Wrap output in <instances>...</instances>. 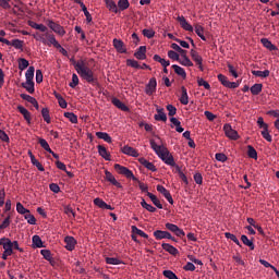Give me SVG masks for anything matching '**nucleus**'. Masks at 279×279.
<instances>
[{
	"label": "nucleus",
	"instance_id": "f257e3e1",
	"mask_svg": "<svg viewBox=\"0 0 279 279\" xmlns=\"http://www.w3.org/2000/svg\"><path fill=\"white\" fill-rule=\"evenodd\" d=\"M149 144L151 146V149H154L157 154V156H159V158H161L162 161L166 162V165H168L169 167H174L177 173H179V177H181V167L177 165V162L174 161V157L172 156V154H170V150H168V148L163 144L158 145L156 143V140H149Z\"/></svg>",
	"mask_w": 279,
	"mask_h": 279
},
{
	"label": "nucleus",
	"instance_id": "f03ea898",
	"mask_svg": "<svg viewBox=\"0 0 279 279\" xmlns=\"http://www.w3.org/2000/svg\"><path fill=\"white\" fill-rule=\"evenodd\" d=\"M70 63L74 66L76 73L82 77V80H85L87 83H96L97 77L95 76V72L93 69L88 68V64L86 60H75V57H72L70 59Z\"/></svg>",
	"mask_w": 279,
	"mask_h": 279
},
{
	"label": "nucleus",
	"instance_id": "7ed1b4c3",
	"mask_svg": "<svg viewBox=\"0 0 279 279\" xmlns=\"http://www.w3.org/2000/svg\"><path fill=\"white\" fill-rule=\"evenodd\" d=\"M0 246H3L4 252L1 255L3 260H8V257L14 254L12 250V241L9 238H1L0 239Z\"/></svg>",
	"mask_w": 279,
	"mask_h": 279
},
{
	"label": "nucleus",
	"instance_id": "20e7f679",
	"mask_svg": "<svg viewBox=\"0 0 279 279\" xmlns=\"http://www.w3.org/2000/svg\"><path fill=\"white\" fill-rule=\"evenodd\" d=\"M114 168L118 171V173H120L121 175H125L126 179L137 180V177H135L133 171L126 168V166H121L119 163H116Z\"/></svg>",
	"mask_w": 279,
	"mask_h": 279
},
{
	"label": "nucleus",
	"instance_id": "39448f33",
	"mask_svg": "<svg viewBox=\"0 0 279 279\" xmlns=\"http://www.w3.org/2000/svg\"><path fill=\"white\" fill-rule=\"evenodd\" d=\"M166 229H168V231L170 232H173V234H175V236L178 238L185 236V232L183 231V229H180V227L175 226V223L167 222Z\"/></svg>",
	"mask_w": 279,
	"mask_h": 279
},
{
	"label": "nucleus",
	"instance_id": "423d86ee",
	"mask_svg": "<svg viewBox=\"0 0 279 279\" xmlns=\"http://www.w3.org/2000/svg\"><path fill=\"white\" fill-rule=\"evenodd\" d=\"M223 131L227 137L231 138L232 141H238L239 133L236 132V130H233L230 123H226L223 125Z\"/></svg>",
	"mask_w": 279,
	"mask_h": 279
},
{
	"label": "nucleus",
	"instance_id": "0eeeda50",
	"mask_svg": "<svg viewBox=\"0 0 279 279\" xmlns=\"http://www.w3.org/2000/svg\"><path fill=\"white\" fill-rule=\"evenodd\" d=\"M47 25L50 29L53 31V33L59 34V36L65 35L64 27H62L60 24H57V22H53V20H48Z\"/></svg>",
	"mask_w": 279,
	"mask_h": 279
},
{
	"label": "nucleus",
	"instance_id": "6e6552de",
	"mask_svg": "<svg viewBox=\"0 0 279 279\" xmlns=\"http://www.w3.org/2000/svg\"><path fill=\"white\" fill-rule=\"evenodd\" d=\"M157 90V80L156 77H151L146 85L145 93L147 95H154Z\"/></svg>",
	"mask_w": 279,
	"mask_h": 279
},
{
	"label": "nucleus",
	"instance_id": "1a4fd4ad",
	"mask_svg": "<svg viewBox=\"0 0 279 279\" xmlns=\"http://www.w3.org/2000/svg\"><path fill=\"white\" fill-rule=\"evenodd\" d=\"M76 243L77 241L75 240V238H73V235H65L64 244L66 250L73 252V250H75Z\"/></svg>",
	"mask_w": 279,
	"mask_h": 279
},
{
	"label": "nucleus",
	"instance_id": "9d476101",
	"mask_svg": "<svg viewBox=\"0 0 279 279\" xmlns=\"http://www.w3.org/2000/svg\"><path fill=\"white\" fill-rule=\"evenodd\" d=\"M154 236L156 240H172V241H175V238H173V235H171L170 232L168 231H155L154 232Z\"/></svg>",
	"mask_w": 279,
	"mask_h": 279
},
{
	"label": "nucleus",
	"instance_id": "9b49d317",
	"mask_svg": "<svg viewBox=\"0 0 279 279\" xmlns=\"http://www.w3.org/2000/svg\"><path fill=\"white\" fill-rule=\"evenodd\" d=\"M157 191H158V193H161L162 196L166 197L167 202H169L170 205H173L174 201L170 194V191H168V189H166L163 185H157Z\"/></svg>",
	"mask_w": 279,
	"mask_h": 279
},
{
	"label": "nucleus",
	"instance_id": "f8f14e48",
	"mask_svg": "<svg viewBox=\"0 0 279 279\" xmlns=\"http://www.w3.org/2000/svg\"><path fill=\"white\" fill-rule=\"evenodd\" d=\"M177 21L180 23L181 27L184 31H189L190 33H193L194 27L192 24H189L187 20L185 19V16L181 15L177 17Z\"/></svg>",
	"mask_w": 279,
	"mask_h": 279
},
{
	"label": "nucleus",
	"instance_id": "ddd939ff",
	"mask_svg": "<svg viewBox=\"0 0 279 279\" xmlns=\"http://www.w3.org/2000/svg\"><path fill=\"white\" fill-rule=\"evenodd\" d=\"M98 154L101 158L106 159V161H111V154L108 151V148L105 145H97Z\"/></svg>",
	"mask_w": 279,
	"mask_h": 279
},
{
	"label": "nucleus",
	"instance_id": "4468645a",
	"mask_svg": "<svg viewBox=\"0 0 279 279\" xmlns=\"http://www.w3.org/2000/svg\"><path fill=\"white\" fill-rule=\"evenodd\" d=\"M190 54L192 57V59L194 60V62L199 65L201 71H204L203 69V57L202 54H199L196 50H191Z\"/></svg>",
	"mask_w": 279,
	"mask_h": 279
},
{
	"label": "nucleus",
	"instance_id": "2eb2a0df",
	"mask_svg": "<svg viewBox=\"0 0 279 279\" xmlns=\"http://www.w3.org/2000/svg\"><path fill=\"white\" fill-rule=\"evenodd\" d=\"M111 102L113 104V106H116L121 111H124V112L130 111V107L125 106L124 101H121L117 97L111 98Z\"/></svg>",
	"mask_w": 279,
	"mask_h": 279
},
{
	"label": "nucleus",
	"instance_id": "dca6fc26",
	"mask_svg": "<svg viewBox=\"0 0 279 279\" xmlns=\"http://www.w3.org/2000/svg\"><path fill=\"white\" fill-rule=\"evenodd\" d=\"M113 47L119 53H126V47L124 45V41L122 39H113Z\"/></svg>",
	"mask_w": 279,
	"mask_h": 279
},
{
	"label": "nucleus",
	"instance_id": "f3484780",
	"mask_svg": "<svg viewBox=\"0 0 279 279\" xmlns=\"http://www.w3.org/2000/svg\"><path fill=\"white\" fill-rule=\"evenodd\" d=\"M156 111H157V114L154 116V119L156 121H163L166 123V121L168 120V117L165 112V109L162 107H157Z\"/></svg>",
	"mask_w": 279,
	"mask_h": 279
},
{
	"label": "nucleus",
	"instance_id": "a211bd4d",
	"mask_svg": "<svg viewBox=\"0 0 279 279\" xmlns=\"http://www.w3.org/2000/svg\"><path fill=\"white\" fill-rule=\"evenodd\" d=\"M123 154H128V156H132L133 158H138V150L134 147H130V145H124L122 148Z\"/></svg>",
	"mask_w": 279,
	"mask_h": 279
},
{
	"label": "nucleus",
	"instance_id": "6ab92c4d",
	"mask_svg": "<svg viewBox=\"0 0 279 279\" xmlns=\"http://www.w3.org/2000/svg\"><path fill=\"white\" fill-rule=\"evenodd\" d=\"M105 174H106V180H108L110 184L116 185V187H122L121 183L118 182V180L116 179L114 174L111 173V171L106 170Z\"/></svg>",
	"mask_w": 279,
	"mask_h": 279
},
{
	"label": "nucleus",
	"instance_id": "aec40b11",
	"mask_svg": "<svg viewBox=\"0 0 279 279\" xmlns=\"http://www.w3.org/2000/svg\"><path fill=\"white\" fill-rule=\"evenodd\" d=\"M138 161L141 162V165L145 168H147L150 171H157L156 166L154 165V162L148 161V159H146L145 157H141L138 159Z\"/></svg>",
	"mask_w": 279,
	"mask_h": 279
},
{
	"label": "nucleus",
	"instance_id": "412c9836",
	"mask_svg": "<svg viewBox=\"0 0 279 279\" xmlns=\"http://www.w3.org/2000/svg\"><path fill=\"white\" fill-rule=\"evenodd\" d=\"M46 38H47V46H48V47H51V45H52L54 48L60 47V43L57 41V37H54L53 34H46Z\"/></svg>",
	"mask_w": 279,
	"mask_h": 279
},
{
	"label": "nucleus",
	"instance_id": "4be33fe9",
	"mask_svg": "<svg viewBox=\"0 0 279 279\" xmlns=\"http://www.w3.org/2000/svg\"><path fill=\"white\" fill-rule=\"evenodd\" d=\"M17 111H20V113L22 116H24V120H26V122L28 124H31V120H32V116H31V112L29 110H27L25 107L23 106H17Z\"/></svg>",
	"mask_w": 279,
	"mask_h": 279
},
{
	"label": "nucleus",
	"instance_id": "5701e85b",
	"mask_svg": "<svg viewBox=\"0 0 279 279\" xmlns=\"http://www.w3.org/2000/svg\"><path fill=\"white\" fill-rule=\"evenodd\" d=\"M76 3L81 4V8L84 12V15L86 17L87 22H92L93 21V16L92 13H89L88 8L86 7V4H84V2L82 0H76Z\"/></svg>",
	"mask_w": 279,
	"mask_h": 279
},
{
	"label": "nucleus",
	"instance_id": "b1692460",
	"mask_svg": "<svg viewBox=\"0 0 279 279\" xmlns=\"http://www.w3.org/2000/svg\"><path fill=\"white\" fill-rule=\"evenodd\" d=\"M162 248L168 252V254L170 255H178L179 254V250L175 248V246H172V244H169V243H162Z\"/></svg>",
	"mask_w": 279,
	"mask_h": 279
},
{
	"label": "nucleus",
	"instance_id": "393cba45",
	"mask_svg": "<svg viewBox=\"0 0 279 279\" xmlns=\"http://www.w3.org/2000/svg\"><path fill=\"white\" fill-rule=\"evenodd\" d=\"M146 46H140L138 50L135 51L134 57L137 60H145L146 59Z\"/></svg>",
	"mask_w": 279,
	"mask_h": 279
},
{
	"label": "nucleus",
	"instance_id": "a878e982",
	"mask_svg": "<svg viewBox=\"0 0 279 279\" xmlns=\"http://www.w3.org/2000/svg\"><path fill=\"white\" fill-rule=\"evenodd\" d=\"M180 102L183 104V106L189 105V94H187V89L185 88V86L181 87Z\"/></svg>",
	"mask_w": 279,
	"mask_h": 279
},
{
	"label": "nucleus",
	"instance_id": "bb28decb",
	"mask_svg": "<svg viewBox=\"0 0 279 279\" xmlns=\"http://www.w3.org/2000/svg\"><path fill=\"white\" fill-rule=\"evenodd\" d=\"M34 77H35V68L31 66L27 69L25 72V78L27 83H34Z\"/></svg>",
	"mask_w": 279,
	"mask_h": 279
},
{
	"label": "nucleus",
	"instance_id": "cd10ccee",
	"mask_svg": "<svg viewBox=\"0 0 279 279\" xmlns=\"http://www.w3.org/2000/svg\"><path fill=\"white\" fill-rule=\"evenodd\" d=\"M260 41H262V45H264V47L267 48L268 50H270V51L278 50L277 46L272 45V43L269 41V39H267V37H263L260 39Z\"/></svg>",
	"mask_w": 279,
	"mask_h": 279
},
{
	"label": "nucleus",
	"instance_id": "c85d7f7f",
	"mask_svg": "<svg viewBox=\"0 0 279 279\" xmlns=\"http://www.w3.org/2000/svg\"><path fill=\"white\" fill-rule=\"evenodd\" d=\"M147 196L149 197V199H151L154 205L157 206V208H159V210H162L163 208L162 203H160V201L155 194H153L151 192H147Z\"/></svg>",
	"mask_w": 279,
	"mask_h": 279
},
{
	"label": "nucleus",
	"instance_id": "c756f323",
	"mask_svg": "<svg viewBox=\"0 0 279 279\" xmlns=\"http://www.w3.org/2000/svg\"><path fill=\"white\" fill-rule=\"evenodd\" d=\"M24 41L22 39H12V41H9L8 47H14L16 50H23Z\"/></svg>",
	"mask_w": 279,
	"mask_h": 279
},
{
	"label": "nucleus",
	"instance_id": "7c9ffc66",
	"mask_svg": "<svg viewBox=\"0 0 279 279\" xmlns=\"http://www.w3.org/2000/svg\"><path fill=\"white\" fill-rule=\"evenodd\" d=\"M105 1H106V7L109 9L110 12L119 13V9L114 0H105Z\"/></svg>",
	"mask_w": 279,
	"mask_h": 279
},
{
	"label": "nucleus",
	"instance_id": "2f4dec72",
	"mask_svg": "<svg viewBox=\"0 0 279 279\" xmlns=\"http://www.w3.org/2000/svg\"><path fill=\"white\" fill-rule=\"evenodd\" d=\"M195 33L197 34V36H199L201 39H203V41H206V36H205V28L203 27V25L201 24H196L195 25Z\"/></svg>",
	"mask_w": 279,
	"mask_h": 279
},
{
	"label": "nucleus",
	"instance_id": "473e14b6",
	"mask_svg": "<svg viewBox=\"0 0 279 279\" xmlns=\"http://www.w3.org/2000/svg\"><path fill=\"white\" fill-rule=\"evenodd\" d=\"M172 69H173V71H174V73L178 74V76H181V77H183V78L185 80V77H186V71H185L183 68H181V66L178 65V64H173V65H172Z\"/></svg>",
	"mask_w": 279,
	"mask_h": 279
},
{
	"label": "nucleus",
	"instance_id": "72a5a7b5",
	"mask_svg": "<svg viewBox=\"0 0 279 279\" xmlns=\"http://www.w3.org/2000/svg\"><path fill=\"white\" fill-rule=\"evenodd\" d=\"M96 137L101 138L105 142H108V144H111L112 138L107 132H96Z\"/></svg>",
	"mask_w": 279,
	"mask_h": 279
},
{
	"label": "nucleus",
	"instance_id": "f704fd0d",
	"mask_svg": "<svg viewBox=\"0 0 279 279\" xmlns=\"http://www.w3.org/2000/svg\"><path fill=\"white\" fill-rule=\"evenodd\" d=\"M25 220L31 223L32 226L36 225V217L31 213L29 209H26L25 211Z\"/></svg>",
	"mask_w": 279,
	"mask_h": 279
},
{
	"label": "nucleus",
	"instance_id": "c9c22d12",
	"mask_svg": "<svg viewBox=\"0 0 279 279\" xmlns=\"http://www.w3.org/2000/svg\"><path fill=\"white\" fill-rule=\"evenodd\" d=\"M106 263L111 265V266H119L123 262L120 258H116L114 256H107L106 257Z\"/></svg>",
	"mask_w": 279,
	"mask_h": 279
},
{
	"label": "nucleus",
	"instance_id": "e433bc0d",
	"mask_svg": "<svg viewBox=\"0 0 279 279\" xmlns=\"http://www.w3.org/2000/svg\"><path fill=\"white\" fill-rule=\"evenodd\" d=\"M33 246L36 248H44V241L40 235H33Z\"/></svg>",
	"mask_w": 279,
	"mask_h": 279
},
{
	"label": "nucleus",
	"instance_id": "4c0bfd02",
	"mask_svg": "<svg viewBox=\"0 0 279 279\" xmlns=\"http://www.w3.org/2000/svg\"><path fill=\"white\" fill-rule=\"evenodd\" d=\"M247 156L248 158L258 159V153L253 145H247Z\"/></svg>",
	"mask_w": 279,
	"mask_h": 279
},
{
	"label": "nucleus",
	"instance_id": "58836bf2",
	"mask_svg": "<svg viewBox=\"0 0 279 279\" xmlns=\"http://www.w3.org/2000/svg\"><path fill=\"white\" fill-rule=\"evenodd\" d=\"M128 8H130V1L129 0H119L118 1L119 12H124V10H128Z\"/></svg>",
	"mask_w": 279,
	"mask_h": 279
},
{
	"label": "nucleus",
	"instance_id": "ea45409f",
	"mask_svg": "<svg viewBox=\"0 0 279 279\" xmlns=\"http://www.w3.org/2000/svg\"><path fill=\"white\" fill-rule=\"evenodd\" d=\"M262 90H263L262 83H256L255 85L251 86L252 95H259V94H262Z\"/></svg>",
	"mask_w": 279,
	"mask_h": 279
},
{
	"label": "nucleus",
	"instance_id": "a19ab883",
	"mask_svg": "<svg viewBox=\"0 0 279 279\" xmlns=\"http://www.w3.org/2000/svg\"><path fill=\"white\" fill-rule=\"evenodd\" d=\"M241 241L244 245L248 246V248L254 250L255 244L253 243L252 240H248L247 235L243 234L241 235Z\"/></svg>",
	"mask_w": 279,
	"mask_h": 279
},
{
	"label": "nucleus",
	"instance_id": "79ce46f5",
	"mask_svg": "<svg viewBox=\"0 0 279 279\" xmlns=\"http://www.w3.org/2000/svg\"><path fill=\"white\" fill-rule=\"evenodd\" d=\"M22 87L25 88V90L28 92V94H35V83H22Z\"/></svg>",
	"mask_w": 279,
	"mask_h": 279
},
{
	"label": "nucleus",
	"instance_id": "37998d69",
	"mask_svg": "<svg viewBox=\"0 0 279 279\" xmlns=\"http://www.w3.org/2000/svg\"><path fill=\"white\" fill-rule=\"evenodd\" d=\"M179 64L185 65L186 68H192L194 63L191 59H189L187 54L184 57V59L179 58Z\"/></svg>",
	"mask_w": 279,
	"mask_h": 279
},
{
	"label": "nucleus",
	"instance_id": "c03bdc74",
	"mask_svg": "<svg viewBox=\"0 0 279 279\" xmlns=\"http://www.w3.org/2000/svg\"><path fill=\"white\" fill-rule=\"evenodd\" d=\"M252 74L257 77H268L270 75V71L268 69L265 71H252Z\"/></svg>",
	"mask_w": 279,
	"mask_h": 279
},
{
	"label": "nucleus",
	"instance_id": "a18cd8bd",
	"mask_svg": "<svg viewBox=\"0 0 279 279\" xmlns=\"http://www.w3.org/2000/svg\"><path fill=\"white\" fill-rule=\"evenodd\" d=\"M64 117L71 121V123L76 124L78 123V118L74 112H64Z\"/></svg>",
	"mask_w": 279,
	"mask_h": 279
},
{
	"label": "nucleus",
	"instance_id": "49530a36",
	"mask_svg": "<svg viewBox=\"0 0 279 279\" xmlns=\"http://www.w3.org/2000/svg\"><path fill=\"white\" fill-rule=\"evenodd\" d=\"M38 142L41 145L43 149L47 150V153L49 154L52 153V148L50 147L46 138H39Z\"/></svg>",
	"mask_w": 279,
	"mask_h": 279
},
{
	"label": "nucleus",
	"instance_id": "de8ad7c7",
	"mask_svg": "<svg viewBox=\"0 0 279 279\" xmlns=\"http://www.w3.org/2000/svg\"><path fill=\"white\" fill-rule=\"evenodd\" d=\"M131 229L134 234H137L138 236L148 239V234H146L145 231H142L141 229H138V227L132 226Z\"/></svg>",
	"mask_w": 279,
	"mask_h": 279
},
{
	"label": "nucleus",
	"instance_id": "09e8293b",
	"mask_svg": "<svg viewBox=\"0 0 279 279\" xmlns=\"http://www.w3.org/2000/svg\"><path fill=\"white\" fill-rule=\"evenodd\" d=\"M31 27H33V29H38L41 31V33H46L47 27L44 24H37L36 22H29Z\"/></svg>",
	"mask_w": 279,
	"mask_h": 279
},
{
	"label": "nucleus",
	"instance_id": "8fccbe9b",
	"mask_svg": "<svg viewBox=\"0 0 279 279\" xmlns=\"http://www.w3.org/2000/svg\"><path fill=\"white\" fill-rule=\"evenodd\" d=\"M142 34H143L146 38L151 39V38H154V36H155L156 33H155V31H153V28H143Z\"/></svg>",
	"mask_w": 279,
	"mask_h": 279
},
{
	"label": "nucleus",
	"instance_id": "3c124183",
	"mask_svg": "<svg viewBox=\"0 0 279 279\" xmlns=\"http://www.w3.org/2000/svg\"><path fill=\"white\" fill-rule=\"evenodd\" d=\"M225 236H226L228 240L233 241V243H235V245L241 246L240 240H238L236 235L232 234L231 232H226V233H225Z\"/></svg>",
	"mask_w": 279,
	"mask_h": 279
},
{
	"label": "nucleus",
	"instance_id": "603ef678",
	"mask_svg": "<svg viewBox=\"0 0 279 279\" xmlns=\"http://www.w3.org/2000/svg\"><path fill=\"white\" fill-rule=\"evenodd\" d=\"M9 226H11V215H8V217L4 218L2 223H0V231H2L3 229H8Z\"/></svg>",
	"mask_w": 279,
	"mask_h": 279
},
{
	"label": "nucleus",
	"instance_id": "864d4df0",
	"mask_svg": "<svg viewBox=\"0 0 279 279\" xmlns=\"http://www.w3.org/2000/svg\"><path fill=\"white\" fill-rule=\"evenodd\" d=\"M29 65V61L27 59H20L19 60V69L20 71H25Z\"/></svg>",
	"mask_w": 279,
	"mask_h": 279
},
{
	"label": "nucleus",
	"instance_id": "5fc2aeb1",
	"mask_svg": "<svg viewBox=\"0 0 279 279\" xmlns=\"http://www.w3.org/2000/svg\"><path fill=\"white\" fill-rule=\"evenodd\" d=\"M41 116H43L44 120L46 121V123H51V117L49 114V109H47V108L41 109Z\"/></svg>",
	"mask_w": 279,
	"mask_h": 279
},
{
	"label": "nucleus",
	"instance_id": "6e6d98bb",
	"mask_svg": "<svg viewBox=\"0 0 279 279\" xmlns=\"http://www.w3.org/2000/svg\"><path fill=\"white\" fill-rule=\"evenodd\" d=\"M166 109L168 111V114L171 116V118H173V116H175L178 112L177 107L172 106L171 104H168V106H166Z\"/></svg>",
	"mask_w": 279,
	"mask_h": 279
},
{
	"label": "nucleus",
	"instance_id": "4d7b16f0",
	"mask_svg": "<svg viewBox=\"0 0 279 279\" xmlns=\"http://www.w3.org/2000/svg\"><path fill=\"white\" fill-rule=\"evenodd\" d=\"M218 81L221 83L222 86L229 88V77L223 76V74H218Z\"/></svg>",
	"mask_w": 279,
	"mask_h": 279
},
{
	"label": "nucleus",
	"instance_id": "13d9d810",
	"mask_svg": "<svg viewBox=\"0 0 279 279\" xmlns=\"http://www.w3.org/2000/svg\"><path fill=\"white\" fill-rule=\"evenodd\" d=\"M126 65H129L130 68H133V69H141L140 63L137 62V60H134V59H128Z\"/></svg>",
	"mask_w": 279,
	"mask_h": 279
},
{
	"label": "nucleus",
	"instance_id": "bf43d9fd",
	"mask_svg": "<svg viewBox=\"0 0 279 279\" xmlns=\"http://www.w3.org/2000/svg\"><path fill=\"white\" fill-rule=\"evenodd\" d=\"M197 83L199 86H204L206 90H210L211 86L208 81L203 80V77H198Z\"/></svg>",
	"mask_w": 279,
	"mask_h": 279
},
{
	"label": "nucleus",
	"instance_id": "052dcab7",
	"mask_svg": "<svg viewBox=\"0 0 279 279\" xmlns=\"http://www.w3.org/2000/svg\"><path fill=\"white\" fill-rule=\"evenodd\" d=\"M16 211H17V214L23 215V216H24V219H25L27 208H25V206H23L22 203H17V204H16Z\"/></svg>",
	"mask_w": 279,
	"mask_h": 279
},
{
	"label": "nucleus",
	"instance_id": "680f3d73",
	"mask_svg": "<svg viewBox=\"0 0 279 279\" xmlns=\"http://www.w3.org/2000/svg\"><path fill=\"white\" fill-rule=\"evenodd\" d=\"M162 275L168 279H179L177 274L173 270H163Z\"/></svg>",
	"mask_w": 279,
	"mask_h": 279
},
{
	"label": "nucleus",
	"instance_id": "e2e57ef3",
	"mask_svg": "<svg viewBox=\"0 0 279 279\" xmlns=\"http://www.w3.org/2000/svg\"><path fill=\"white\" fill-rule=\"evenodd\" d=\"M168 57L169 59L177 60L178 62H180V54L173 49L168 51Z\"/></svg>",
	"mask_w": 279,
	"mask_h": 279
},
{
	"label": "nucleus",
	"instance_id": "0e129e2a",
	"mask_svg": "<svg viewBox=\"0 0 279 279\" xmlns=\"http://www.w3.org/2000/svg\"><path fill=\"white\" fill-rule=\"evenodd\" d=\"M80 80L77 74L73 73L72 81L70 83L71 88H76L78 86Z\"/></svg>",
	"mask_w": 279,
	"mask_h": 279
},
{
	"label": "nucleus",
	"instance_id": "69168bd1",
	"mask_svg": "<svg viewBox=\"0 0 279 279\" xmlns=\"http://www.w3.org/2000/svg\"><path fill=\"white\" fill-rule=\"evenodd\" d=\"M262 137H264L267 142H272V136L269 133V128H266V130L262 132Z\"/></svg>",
	"mask_w": 279,
	"mask_h": 279
},
{
	"label": "nucleus",
	"instance_id": "338daca9",
	"mask_svg": "<svg viewBox=\"0 0 279 279\" xmlns=\"http://www.w3.org/2000/svg\"><path fill=\"white\" fill-rule=\"evenodd\" d=\"M32 159H33L34 167L38 168L39 171H45L43 163L40 161H38V159H36L35 156L32 157Z\"/></svg>",
	"mask_w": 279,
	"mask_h": 279
},
{
	"label": "nucleus",
	"instance_id": "774afa93",
	"mask_svg": "<svg viewBox=\"0 0 279 279\" xmlns=\"http://www.w3.org/2000/svg\"><path fill=\"white\" fill-rule=\"evenodd\" d=\"M228 159L227 155L223 153H216V160L220 162H226Z\"/></svg>",
	"mask_w": 279,
	"mask_h": 279
}]
</instances>
